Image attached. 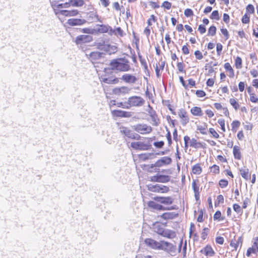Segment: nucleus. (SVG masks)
Returning <instances> with one entry per match:
<instances>
[{"instance_id": "f257e3e1", "label": "nucleus", "mask_w": 258, "mask_h": 258, "mask_svg": "<svg viewBox=\"0 0 258 258\" xmlns=\"http://www.w3.org/2000/svg\"><path fill=\"white\" fill-rule=\"evenodd\" d=\"M128 60L125 58L113 59L110 63L111 69L120 72H127L131 69Z\"/></svg>"}, {"instance_id": "f03ea898", "label": "nucleus", "mask_w": 258, "mask_h": 258, "mask_svg": "<svg viewBox=\"0 0 258 258\" xmlns=\"http://www.w3.org/2000/svg\"><path fill=\"white\" fill-rule=\"evenodd\" d=\"M145 100L141 97L133 96L128 98L126 102L124 104L120 103V105L123 108H129L131 107H140L145 103Z\"/></svg>"}, {"instance_id": "7ed1b4c3", "label": "nucleus", "mask_w": 258, "mask_h": 258, "mask_svg": "<svg viewBox=\"0 0 258 258\" xmlns=\"http://www.w3.org/2000/svg\"><path fill=\"white\" fill-rule=\"evenodd\" d=\"M131 147L135 150L140 151H145L150 149L151 145L149 141L146 142H134L131 144Z\"/></svg>"}, {"instance_id": "20e7f679", "label": "nucleus", "mask_w": 258, "mask_h": 258, "mask_svg": "<svg viewBox=\"0 0 258 258\" xmlns=\"http://www.w3.org/2000/svg\"><path fill=\"white\" fill-rule=\"evenodd\" d=\"M133 128L137 132L142 134H148L152 132V128L147 124H137L133 126Z\"/></svg>"}, {"instance_id": "39448f33", "label": "nucleus", "mask_w": 258, "mask_h": 258, "mask_svg": "<svg viewBox=\"0 0 258 258\" xmlns=\"http://www.w3.org/2000/svg\"><path fill=\"white\" fill-rule=\"evenodd\" d=\"M176 246L172 243L165 241H161V246L160 250H163L168 253H174L176 251Z\"/></svg>"}, {"instance_id": "423d86ee", "label": "nucleus", "mask_w": 258, "mask_h": 258, "mask_svg": "<svg viewBox=\"0 0 258 258\" xmlns=\"http://www.w3.org/2000/svg\"><path fill=\"white\" fill-rule=\"evenodd\" d=\"M120 132L125 136L131 139L139 140L141 138L138 134L133 133L132 131L125 127L120 128Z\"/></svg>"}, {"instance_id": "0eeeda50", "label": "nucleus", "mask_w": 258, "mask_h": 258, "mask_svg": "<svg viewBox=\"0 0 258 258\" xmlns=\"http://www.w3.org/2000/svg\"><path fill=\"white\" fill-rule=\"evenodd\" d=\"M92 40V36L90 35H80L76 38L75 42L77 44H81L90 42Z\"/></svg>"}, {"instance_id": "6e6552de", "label": "nucleus", "mask_w": 258, "mask_h": 258, "mask_svg": "<svg viewBox=\"0 0 258 258\" xmlns=\"http://www.w3.org/2000/svg\"><path fill=\"white\" fill-rule=\"evenodd\" d=\"M148 206L149 208L154 209V210H173L175 209V208H174L173 206L171 207L168 208H165V207L163 206L162 205H159L157 204V203L154 202V201H150L148 203Z\"/></svg>"}, {"instance_id": "1a4fd4ad", "label": "nucleus", "mask_w": 258, "mask_h": 258, "mask_svg": "<svg viewBox=\"0 0 258 258\" xmlns=\"http://www.w3.org/2000/svg\"><path fill=\"white\" fill-rule=\"evenodd\" d=\"M145 243L154 249L160 250L161 246V241H157L151 238H147L145 240Z\"/></svg>"}, {"instance_id": "9d476101", "label": "nucleus", "mask_w": 258, "mask_h": 258, "mask_svg": "<svg viewBox=\"0 0 258 258\" xmlns=\"http://www.w3.org/2000/svg\"><path fill=\"white\" fill-rule=\"evenodd\" d=\"M171 162V159L168 157H164L161 159L157 161L154 164L152 165V167H160L162 166L163 165L170 164Z\"/></svg>"}, {"instance_id": "9b49d317", "label": "nucleus", "mask_w": 258, "mask_h": 258, "mask_svg": "<svg viewBox=\"0 0 258 258\" xmlns=\"http://www.w3.org/2000/svg\"><path fill=\"white\" fill-rule=\"evenodd\" d=\"M149 189L153 192H166L169 190V188L165 185H155L149 187Z\"/></svg>"}, {"instance_id": "f8f14e48", "label": "nucleus", "mask_w": 258, "mask_h": 258, "mask_svg": "<svg viewBox=\"0 0 258 258\" xmlns=\"http://www.w3.org/2000/svg\"><path fill=\"white\" fill-rule=\"evenodd\" d=\"M184 141L185 144V147L187 148L188 146V142H189V146L194 148H198L199 145H201V143H198L196 139L195 138H192V139H190V138L187 136H184Z\"/></svg>"}, {"instance_id": "ddd939ff", "label": "nucleus", "mask_w": 258, "mask_h": 258, "mask_svg": "<svg viewBox=\"0 0 258 258\" xmlns=\"http://www.w3.org/2000/svg\"><path fill=\"white\" fill-rule=\"evenodd\" d=\"M154 199L155 201L165 205H171L173 202V199L170 197H155L154 198Z\"/></svg>"}, {"instance_id": "4468645a", "label": "nucleus", "mask_w": 258, "mask_h": 258, "mask_svg": "<svg viewBox=\"0 0 258 258\" xmlns=\"http://www.w3.org/2000/svg\"><path fill=\"white\" fill-rule=\"evenodd\" d=\"M121 79L126 83L134 84L137 81V78L131 74H125L122 76Z\"/></svg>"}, {"instance_id": "2eb2a0df", "label": "nucleus", "mask_w": 258, "mask_h": 258, "mask_svg": "<svg viewBox=\"0 0 258 258\" xmlns=\"http://www.w3.org/2000/svg\"><path fill=\"white\" fill-rule=\"evenodd\" d=\"M178 116L181 119V123L183 125H185L189 122V118L187 116L186 111L183 109H180L178 112Z\"/></svg>"}, {"instance_id": "dca6fc26", "label": "nucleus", "mask_w": 258, "mask_h": 258, "mask_svg": "<svg viewBox=\"0 0 258 258\" xmlns=\"http://www.w3.org/2000/svg\"><path fill=\"white\" fill-rule=\"evenodd\" d=\"M86 22V20L81 19H70L67 21V24L71 26H80L84 24Z\"/></svg>"}, {"instance_id": "f3484780", "label": "nucleus", "mask_w": 258, "mask_h": 258, "mask_svg": "<svg viewBox=\"0 0 258 258\" xmlns=\"http://www.w3.org/2000/svg\"><path fill=\"white\" fill-rule=\"evenodd\" d=\"M78 13L77 10L73 9L72 10H60L59 14L65 17H73L77 16Z\"/></svg>"}, {"instance_id": "a211bd4d", "label": "nucleus", "mask_w": 258, "mask_h": 258, "mask_svg": "<svg viewBox=\"0 0 258 258\" xmlns=\"http://www.w3.org/2000/svg\"><path fill=\"white\" fill-rule=\"evenodd\" d=\"M131 89L127 87H121L119 88H116L113 90V92L116 95L126 94H128Z\"/></svg>"}, {"instance_id": "6ab92c4d", "label": "nucleus", "mask_w": 258, "mask_h": 258, "mask_svg": "<svg viewBox=\"0 0 258 258\" xmlns=\"http://www.w3.org/2000/svg\"><path fill=\"white\" fill-rule=\"evenodd\" d=\"M201 252L208 256H213L215 254V252L211 246L209 245H207L205 248H203L201 250Z\"/></svg>"}, {"instance_id": "aec40b11", "label": "nucleus", "mask_w": 258, "mask_h": 258, "mask_svg": "<svg viewBox=\"0 0 258 258\" xmlns=\"http://www.w3.org/2000/svg\"><path fill=\"white\" fill-rule=\"evenodd\" d=\"M240 174L241 176L246 180H249L250 178V173L249 172V169L245 167L239 169Z\"/></svg>"}, {"instance_id": "412c9836", "label": "nucleus", "mask_w": 258, "mask_h": 258, "mask_svg": "<svg viewBox=\"0 0 258 258\" xmlns=\"http://www.w3.org/2000/svg\"><path fill=\"white\" fill-rule=\"evenodd\" d=\"M161 236L168 238L172 239L176 236L175 232L169 229H164Z\"/></svg>"}, {"instance_id": "4be33fe9", "label": "nucleus", "mask_w": 258, "mask_h": 258, "mask_svg": "<svg viewBox=\"0 0 258 258\" xmlns=\"http://www.w3.org/2000/svg\"><path fill=\"white\" fill-rule=\"evenodd\" d=\"M88 18L92 22H102V21L100 19L98 15H97L96 12H90L88 13Z\"/></svg>"}, {"instance_id": "5701e85b", "label": "nucleus", "mask_w": 258, "mask_h": 258, "mask_svg": "<svg viewBox=\"0 0 258 258\" xmlns=\"http://www.w3.org/2000/svg\"><path fill=\"white\" fill-rule=\"evenodd\" d=\"M177 214L174 212H166L163 213L161 217L165 220L172 219L176 217Z\"/></svg>"}, {"instance_id": "b1692460", "label": "nucleus", "mask_w": 258, "mask_h": 258, "mask_svg": "<svg viewBox=\"0 0 258 258\" xmlns=\"http://www.w3.org/2000/svg\"><path fill=\"white\" fill-rule=\"evenodd\" d=\"M242 243V238L241 237L239 236L238 237L237 240L235 239L234 241H232L230 243L231 246L234 247L235 249H236L237 247L240 245L241 246Z\"/></svg>"}, {"instance_id": "393cba45", "label": "nucleus", "mask_w": 258, "mask_h": 258, "mask_svg": "<svg viewBox=\"0 0 258 258\" xmlns=\"http://www.w3.org/2000/svg\"><path fill=\"white\" fill-rule=\"evenodd\" d=\"M102 53L98 51L92 52L89 54L90 60L93 61L100 58L102 56Z\"/></svg>"}, {"instance_id": "a878e982", "label": "nucleus", "mask_w": 258, "mask_h": 258, "mask_svg": "<svg viewBox=\"0 0 258 258\" xmlns=\"http://www.w3.org/2000/svg\"><path fill=\"white\" fill-rule=\"evenodd\" d=\"M234 157L235 159L240 160L241 158L240 148L237 146H234L233 149Z\"/></svg>"}, {"instance_id": "bb28decb", "label": "nucleus", "mask_w": 258, "mask_h": 258, "mask_svg": "<svg viewBox=\"0 0 258 258\" xmlns=\"http://www.w3.org/2000/svg\"><path fill=\"white\" fill-rule=\"evenodd\" d=\"M101 81L107 84H116L118 82V79L112 77L103 78Z\"/></svg>"}, {"instance_id": "cd10ccee", "label": "nucleus", "mask_w": 258, "mask_h": 258, "mask_svg": "<svg viewBox=\"0 0 258 258\" xmlns=\"http://www.w3.org/2000/svg\"><path fill=\"white\" fill-rule=\"evenodd\" d=\"M115 115L119 117H130L132 114L130 112L122 111V110H116L115 111Z\"/></svg>"}, {"instance_id": "c85d7f7f", "label": "nucleus", "mask_w": 258, "mask_h": 258, "mask_svg": "<svg viewBox=\"0 0 258 258\" xmlns=\"http://www.w3.org/2000/svg\"><path fill=\"white\" fill-rule=\"evenodd\" d=\"M191 113L195 116H202L203 113L202 109L199 107H194L190 110Z\"/></svg>"}, {"instance_id": "c756f323", "label": "nucleus", "mask_w": 258, "mask_h": 258, "mask_svg": "<svg viewBox=\"0 0 258 258\" xmlns=\"http://www.w3.org/2000/svg\"><path fill=\"white\" fill-rule=\"evenodd\" d=\"M70 6L73 7H82L84 4L83 0H69Z\"/></svg>"}, {"instance_id": "7c9ffc66", "label": "nucleus", "mask_w": 258, "mask_h": 258, "mask_svg": "<svg viewBox=\"0 0 258 258\" xmlns=\"http://www.w3.org/2000/svg\"><path fill=\"white\" fill-rule=\"evenodd\" d=\"M99 28H97V30L98 32L101 33H107L108 31L109 25H98Z\"/></svg>"}, {"instance_id": "2f4dec72", "label": "nucleus", "mask_w": 258, "mask_h": 258, "mask_svg": "<svg viewBox=\"0 0 258 258\" xmlns=\"http://www.w3.org/2000/svg\"><path fill=\"white\" fill-rule=\"evenodd\" d=\"M170 177L168 175H159V182L166 183L170 180Z\"/></svg>"}, {"instance_id": "473e14b6", "label": "nucleus", "mask_w": 258, "mask_h": 258, "mask_svg": "<svg viewBox=\"0 0 258 258\" xmlns=\"http://www.w3.org/2000/svg\"><path fill=\"white\" fill-rule=\"evenodd\" d=\"M154 155L153 153H145L140 155L139 157L140 159L145 161L147 159H152Z\"/></svg>"}, {"instance_id": "72a5a7b5", "label": "nucleus", "mask_w": 258, "mask_h": 258, "mask_svg": "<svg viewBox=\"0 0 258 258\" xmlns=\"http://www.w3.org/2000/svg\"><path fill=\"white\" fill-rule=\"evenodd\" d=\"M192 173L195 174H200L202 172V168L198 164L195 165L192 168Z\"/></svg>"}, {"instance_id": "f704fd0d", "label": "nucleus", "mask_w": 258, "mask_h": 258, "mask_svg": "<svg viewBox=\"0 0 258 258\" xmlns=\"http://www.w3.org/2000/svg\"><path fill=\"white\" fill-rule=\"evenodd\" d=\"M164 229L162 226L159 224L154 225V231L160 235H162Z\"/></svg>"}, {"instance_id": "c9c22d12", "label": "nucleus", "mask_w": 258, "mask_h": 258, "mask_svg": "<svg viewBox=\"0 0 258 258\" xmlns=\"http://www.w3.org/2000/svg\"><path fill=\"white\" fill-rule=\"evenodd\" d=\"M229 102L235 110H237L239 108V105L234 98H230L229 99Z\"/></svg>"}, {"instance_id": "e433bc0d", "label": "nucleus", "mask_w": 258, "mask_h": 258, "mask_svg": "<svg viewBox=\"0 0 258 258\" xmlns=\"http://www.w3.org/2000/svg\"><path fill=\"white\" fill-rule=\"evenodd\" d=\"M240 123L238 120H234L232 122L231 124L232 129L231 130L233 132H236L237 131V128L240 126Z\"/></svg>"}, {"instance_id": "4c0bfd02", "label": "nucleus", "mask_w": 258, "mask_h": 258, "mask_svg": "<svg viewBox=\"0 0 258 258\" xmlns=\"http://www.w3.org/2000/svg\"><path fill=\"white\" fill-rule=\"evenodd\" d=\"M154 126H158L159 124V119L157 117V114L150 116Z\"/></svg>"}, {"instance_id": "58836bf2", "label": "nucleus", "mask_w": 258, "mask_h": 258, "mask_svg": "<svg viewBox=\"0 0 258 258\" xmlns=\"http://www.w3.org/2000/svg\"><path fill=\"white\" fill-rule=\"evenodd\" d=\"M235 67L237 69L242 68V59L239 56H237L235 59Z\"/></svg>"}, {"instance_id": "ea45409f", "label": "nucleus", "mask_w": 258, "mask_h": 258, "mask_svg": "<svg viewBox=\"0 0 258 258\" xmlns=\"http://www.w3.org/2000/svg\"><path fill=\"white\" fill-rule=\"evenodd\" d=\"M192 187L194 191V193H200L199 185H198L195 180H194L192 182Z\"/></svg>"}, {"instance_id": "a19ab883", "label": "nucleus", "mask_w": 258, "mask_h": 258, "mask_svg": "<svg viewBox=\"0 0 258 258\" xmlns=\"http://www.w3.org/2000/svg\"><path fill=\"white\" fill-rule=\"evenodd\" d=\"M224 68L226 70L229 71L230 73L232 74V76H234V72L232 68L229 63L226 62L224 64Z\"/></svg>"}, {"instance_id": "79ce46f5", "label": "nucleus", "mask_w": 258, "mask_h": 258, "mask_svg": "<svg viewBox=\"0 0 258 258\" xmlns=\"http://www.w3.org/2000/svg\"><path fill=\"white\" fill-rule=\"evenodd\" d=\"M216 32V27L215 26H211L208 30V35L214 36Z\"/></svg>"}, {"instance_id": "37998d69", "label": "nucleus", "mask_w": 258, "mask_h": 258, "mask_svg": "<svg viewBox=\"0 0 258 258\" xmlns=\"http://www.w3.org/2000/svg\"><path fill=\"white\" fill-rule=\"evenodd\" d=\"M210 18L212 19H216L217 20H219L218 11L217 10L213 11V12L211 14Z\"/></svg>"}, {"instance_id": "c03bdc74", "label": "nucleus", "mask_w": 258, "mask_h": 258, "mask_svg": "<svg viewBox=\"0 0 258 258\" xmlns=\"http://www.w3.org/2000/svg\"><path fill=\"white\" fill-rule=\"evenodd\" d=\"M224 197L222 195H219L217 198L216 201L215 202V205L216 206L217 204H219L220 203H224Z\"/></svg>"}, {"instance_id": "a18cd8bd", "label": "nucleus", "mask_w": 258, "mask_h": 258, "mask_svg": "<svg viewBox=\"0 0 258 258\" xmlns=\"http://www.w3.org/2000/svg\"><path fill=\"white\" fill-rule=\"evenodd\" d=\"M221 216V212L219 211H217L215 213V214L214 215V217H213V219H214V220H223V218H222V219H220Z\"/></svg>"}, {"instance_id": "49530a36", "label": "nucleus", "mask_w": 258, "mask_h": 258, "mask_svg": "<svg viewBox=\"0 0 258 258\" xmlns=\"http://www.w3.org/2000/svg\"><path fill=\"white\" fill-rule=\"evenodd\" d=\"M177 67L178 70L182 73H185V70H184V65L182 62H178L177 64Z\"/></svg>"}, {"instance_id": "de8ad7c7", "label": "nucleus", "mask_w": 258, "mask_h": 258, "mask_svg": "<svg viewBox=\"0 0 258 258\" xmlns=\"http://www.w3.org/2000/svg\"><path fill=\"white\" fill-rule=\"evenodd\" d=\"M256 252L255 248L252 246V247H250L247 249L246 255L247 256H250L252 253H256Z\"/></svg>"}, {"instance_id": "09e8293b", "label": "nucleus", "mask_w": 258, "mask_h": 258, "mask_svg": "<svg viewBox=\"0 0 258 258\" xmlns=\"http://www.w3.org/2000/svg\"><path fill=\"white\" fill-rule=\"evenodd\" d=\"M218 123L220 125L221 130L223 132H225V120L223 119H219L218 121Z\"/></svg>"}, {"instance_id": "8fccbe9b", "label": "nucleus", "mask_w": 258, "mask_h": 258, "mask_svg": "<svg viewBox=\"0 0 258 258\" xmlns=\"http://www.w3.org/2000/svg\"><path fill=\"white\" fill-rule=\"evenodd\" d=\"M70 7V1L68 3H65L64 4H59L57 5V8H68Z\"/></svg>"}, {"instance_id": "3c124183", "label": "nucleus", "mask_w": 258, "mask_h": 258, "mask_svg": "<svg viewBox=\"0 0 258 258\" xmlns=\"http://www.w3.org/2000/svg\"><path fill=\"white\" fill-rule=\"evenodd\" d=\"M162 7H164V8L166 9L167 10H169L171 7V3L168 1H164L162 6Z\"/></svg>"}, {"instance_id": "603ef678", "label": "nucleus", "mask_w": 258, "mask_h": 258, "mask_svg": "<svg viewBox=\"0 0 258 258\" xmlns=\"http://www.w3.org/2000/svg\"><path fill=\"white\" fill-rule=\"evenodd\" d=\"M210 133L213 136V137L215 138H218L219 136V134L216 132V131L213 128H210L209 129Z\"/></svg>"}, {"instance_id": "864d4df0", "label": "nucleus", "mask_w": 258, "mask_h": 258, "mask_svg": "<svg viewBox=\"0 0 258 258\" xmlns=\"http://www.w3.org/2000/svg\"><path fill=\"white\" fill-rule=\"evenodd\" d=\"M184 14L186 17H190L192 16L193 12L190 9H186L184 10Z\"/></svg>"}, {"instance_id": "5fc2aeb1", "label": "nucleus", "mask_w": 258, "mask_h": 258, "mask_svg": "<svg viewBox=\"0 0 258 258\" xmlns=\"http://www.w3.org/2000/svg\"><path fill=\"white\" fill-rule=\"evenodd\" d=\"M228 181L225 179H221L219 181V185L221 187L224 188L227 186Z\"/></svg>"}, {"instance_id": "6e6d98bb", "label": "nucleus", "mask_w": 258, "mask_h": 258, "mask_svg": "<svg viewBox=\"0 0 258 258\" xmlns=\"http://www.w3.org/2000/svg\"><path fill=\"white\" fill-rule=\"evenodd\" d=\"M195 55L197 59L199 60H201L203 58V54L202 52L199 50H196L195 52Z\"/></svg>"}, {"instance_id": "4d7b16f0", "label": "nucleus", "mask_w": 258, "mask_h": 258, "mask_svg": "<svg viewBox=\"0 0 258 258\" xmlns=\"http://www.w3.org/2000/svg\"><path fill=\"white\" fill-rule=\"evenodd\" d=\"M148 109L147 111L148 112V114L150 116H153L154 114H156V112L153 109L152 107L150 106V105H148Z\"/></svg>"}, {"instance_id": "13d9d810", "label": "nucleus", "mask_w": 258, "mask_h": 258, "mask_svg": "<svg viewBox=\"0 0 258 258\" xmlns=\"http://www.w3.org/2000/svg\"><path fill=\"white\" fill-rule=\"evenodd\" d=\"M222 45L221 43H217L216 46L217 53V54L219 56L221 54V51L222 50Z\"/></svg>"}, {"instance_id": "bf43d9fd", "label": "nucleus", "mask_w": 258, "mask_h": 258, "mask_svg": "<svg viewBox=\"0 0 258 258\" xmlns=\"http://www.w3.org/2000/svg\"><path fill=\"white\" fill-rule=\"evenodd\" d=\"M211 171L214 173H218L219 171V167L216 165H214L211 167Z\"/></svg>"}, {"instance_id": "052dcab7", "label": "nucleus", "mask_w": 258, "mask_h": 258, "mask_svg": "<svg viewBox=\"0 0 258 258\" xmlns=\"http://www.w3.org/2000/svg\"><path fill=\"white\" fill-rule=\"evenodd\" d=\"M221 32L222 34L226 37V39H228L229 38V33L227 30L226 28H222L221 29Z\"/></svg>"}, {"instance_id": "680f3d73", "label": "nucleus", "mask_w": 258, "mask_h": 258, "mask_svg": "<svg viewBox=\"0 0 258 258\" xmlns=\"http://www.w3.org/2000/svg\"><path fill=\"white\" fill-rule=\"evenodd\" d=\"M196 94L199 97H203L206 95V93L203 90H197Z\"/></svg>"}, {"instance_id": "e2e57ef3", "label": "nucleus", "mask_w": 258, "mask_h": 258, "mask_svg": "<svg viewBox=\"0 0 258 258\" xmlns=\"http://www.w3.org/2000/svg\"><path fill=\"white\" fill-rule=\"evenodd\" d=\"M234 210L237 213H239L241 212V208L240 206L237 204H234L233 206Z\"/></svg>"}, {"instance_id": "0e129e2a", "label": "nucleus", "mask_w": 258, "mask_h": 258, "mask_svg": "<svg viewBox=\"0 0 258 258\" xmlns=\"http://www.w3.org/2000/svg\"><path fill=\"white\" fill-rule=\"evenodd\" d=\"M242 22L244 24H247L249 22V18L247 14H245L242 18Z\"/></svg>"}, {"instance_id": "69168bd1", "label": "nucleus", "mask_w": 258, "mask_h": 258, "mask_svg": "<svg viewBox=\"0 0 258 258\" xmlns=\"http://www.w3.org/2000/svg\"><path fill=\"white\" fill-rule=\"evenodd\" d=\"M156 17L154 15H152L150 18L149 19V20H148V24L149 26H151L152 25V23H151V21H152L153 22H155L156 21Z\"/></svg>"}, {"instance_id": "338daca9", "label": "nucleus", "mask_w": 258, "mask_h": 258, "mask_svg": "<svg viewBox=\"0 0 258 258\" xmlns=\"http://www.w3.org/2000/svg\"><path fill=\"white\" fill-rule=\"evenodd\" d=\"M164 144V143L163 141H160V142H156L154 143V145L158 148H162Z\"/></svg>"}, {"instance_id": "774afa93", "label": "nucleus", "mask_w": 258, "mask_h": 258, "mask_svg": "<svg viewBox=\"0 0 258 258\" xmlns=\"http://www.w3.org/2000/svg\"><path fill=\"white\" fill-rule=\"evenodd\" d=\"M246 10L250 13H253L254 12V7L252 5L249 4L247 6Z\"/></svg>"}]
</instances>
